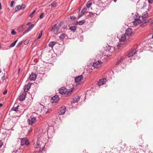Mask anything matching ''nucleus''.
Returning a JSON list of instances; mask_svg holds the SVG:
<instances>
[{"label": "nucleus", "mask_w": 153, "mask_h": 153, "mask_svg": "<svg viewBox=\"0 0 153 153\" xmlns=\"http://www.w3.org/2000/svg\"><path fill=\"white\" fill-rule=\"evenodd\" d=\"M151 19H149L147 20H143L141 21V20L139 18H135L133 22L134 24V25H137L139 24H140V25L141 26H142L145 23H148L151 20Z\"/></svg>", "instance_id": "f257e3e1"}, {"label": "nucleus", "mask_w": 153, "mask_h": 153, "mask_svg": "<svg viewBox=\"0 0 153 153\" xmlns=\"http://www.w3.org/2000/svg\"><path fill=\"white\" fill-rule=\"evenodd\" d=\"M36 121V119L34 117L31 116L28 119V123L29 125H32Z\"/></svg>", "instance_id": "f03ea898"}, {"label": "nucleus", "mask_w": 153, "mask_h": 153, "mask_svg": "<svg viewBox=\"0 0 153 153\" xmlns=\"http://www.w3.org/2000/svg\"><path fill=\"white\" fill-rule=\"evenodd\" d=\"M30 144V142L28 139L27 138H24L21 140V145L23 146L25 145L27 146Z\"/></svg>", "instance_id": "7ed1b4c3"}, {"label": "nucleus", "mask_w": 153, "mask_h": 153, "mask_svg": "<svg viewBox=\"0 0 153 153\" xmlns=\"http://www.w3.org/2000/svg\"><path fill=\"white\" fill-rule=\"evenodd\" d=\"M66 111V107L63 106L61 107L58 111V114L59 115H63L65 114Z\"/></svg>", "instance_id": "20e7f679"}, {"label": "nucleus", "mask_w": 153, "mask_h": 153, "mask_svg": "<svg viewBox=\"0 0 153 153\" xmlns=\"http://www.w3.org/2000/svg\"><path fill=\"white\" fill-rule=\"evenodd\" d=\"M102 63L101 61L98 60L97 61L94 62L93 64V66L95 68H98L101 66Z\"/></svg>", "instance_id": "39448f33"}, {"label": "nucleus", "mask_w": 153, "mask_h": 153, "mask_svg": "<svg viewBox=\"0 0 153 153\" xmlns=\"http://www.w3.org/2000/svg\"><path fill=\"white\" fill-rule=\"evenodd\" d=\"M83 78V77L82 75H80L75 78V81L76 83H77V85H79L80 84V82L82 79Z\"/></svg>", "instance_id": "423d86ee"}, {"label": "nucleus", "mask_w": 153, "mask_h": 153, "mask_svg": "<svg viewBox=\"0 0 153 153\" xmlns=\"http://www.w3.org/2000/svg\"><path fill=\"white\" fill-rule=\"evenodd\" d=\"M37 76V74L35 73H32L29 76L30 81H35Z\"/></svg>", "instance_id": "0eeeda50"}, {"label": "nucleus", "mask_w": 153, "mask_h": 153, "mask_svg": "<svg viewBox=\"0 0 153 153\" xmlns=\"http://www.w3.org/2000/svg\"><path fill=\"white\" fill-rule=\"evenodd\" d=\"M59 93L62 94H67V89L64 87L61 88L59 90Z\"/></svg>", "instance_id": "6e6552de"}, {"label": "nucleus", "mask_w": 153, "mask_h": 153, "mask_svg": "<svg viewBox=\"0 0 153 153\" xmlns=\"http://www.w3.org/2000/svg\"><path fill=\"white\" fill-rule=\"evenodd\" d=\"M26 95V94L25 92L22 93L19 97V101H21L24 100L25 99Z\"/></svg>", "instance_id": "1a4fd4ad"}, {"label": "nucleus", "mask_w": 153, "mask_h": 153, "mask_svg": "<svg viewBox=\"0 0 153 153\" xmlns=\"http://www.w3.org/2000/svg\"><path fill=\"white\" fill-rule=\"evenodd\" d=\"M31 84L30 82H28L27 84L25 85L24 87V91L25 92H27L31 87Z\"/></svg>", "instance_id": "9d476101"}, {"label": "nucleus", "mask_w": 153, "mask_h": 153, "mask_svg": "<svg viewBox=\"0 0 153 153\" xmlns=\"http://www.w3.org/2000/svg\"><path fill=\"white\" fill-rule=\"evenodd\" d=\"M59 100V98L58 95H55L52 97L51 100V101L53 103L56 102H57Z\"/></svg>", "instance_id": "9b49d317"}, {"label": "nucleus", "mask_w": 153, "mask_h": 153, "mask_svg": "<svg viewBox=\"0 0 153 153\" xmlns=\"http://www.w3.org/2000/svg\"><path fill=\"white\" fill-rule=\"evenodd\" d=\"M106 81V79L105 78H103L100 79L98 82V85L99 86H101L104 84Z\"/></svg>", "instance_id": "f8f14e48"}, {"label": "nucleus", "mask_w": 153, "mask_h": 153, "mask_svg": "<svg viewBox=\"0 0 153 153\" xmlns=\"http://www.w3.org/2000/svg\"><path fill=\"white\" fill-rule=\"evenodd\" d=\"M123 59V57L122 56H121L120 58H118L115 66L117 67L118 65H119L120 63H122Z\"/></svg>", "instance_id": "ddd939ff"}, {"label": "nucleus", "mask_w": 153, "mask_h": 153, "mask_svg": "<svg viewBox=\"0 0 153 153\" xmlns=\"http://www.w3.org/2000/svg\"><path fill=\"white\" fill-rule=\"evenodd\" d=\"M132 33V30L131 28H127L126 30L125 34L127 36H130Z\"/></svg>", "instance_id": "4468645a"}, {"label": "nucleus", "mask_w": 153, "mask_h": 153, "mask_svg": "<svg viewBox=\"0 0 153 153\" xmlns=\"http://www.w3.org/2000/svg\"><path fill=\"white\" fill-rule=\"evenodd\" d=\"M137 51L136 49H134L132 50L131 51L128 53V57H129L130 56H133L136 53Z\"/></svg>", "instance_id": "2eb2a0df"}, {"label": "nucleus", "mask_w": 153, "mask_h": 153, "mask_svg": "<svg viewBox=\"0 0 153 153\" xmlns=\"http://www.w3.org/2000/svg\"><path fill=\"white\" fill-rule=\"evenodd\" d=\"M80 97L79 96L76 95L74 97L73 99V102L74 103L76 102L79 100Z\"/></svg>", "instance_id": "dca6fc26"}, {"label": "nucleus", "mask_w": 153, "mask_h": 153, "mask_svg": "<svg viewBox=\"0 0 153 153\" xmlns=\"http://www.w3.org/2000/svg\"><path fill=\"white\" fill-rule=\"evenodd\" d=\"M126 38L125 34H122L120 37L119 40L121 42L124 41Z\"/></svg>", "instance_id": "f3484780"}, {"label": "nucleus", "mask_w": 153, "mask_h": 153, "mask_svg": "<svg viewBox=\"0 0 153 153\" xmlns=\"http://www.w3.org/2000/svg\"><path fill=\"white\" fill-rule=\"evenodd\" d=\"M77 27L76 26L73 25L71 26L69 29L71 30V31L74 32L76 30Z\"/></svg>", "instance_id": "a211bd4d"}, {"label": "nucleus", "mask_w": 153, "mask_h": 153, "mask_svg": "<svg viewBox=\"0 0 153 153\" xmlns=\"http://www.w3.org/2000/svg\"><path fill=\"white\" fill-rule=\"evenodd\" d=\"M41 146L39 141L38 140L36 143V144L34 145V148H41Z\"/></svg>", "instance_id": "6ab92c4d"}, {"label": "nucleus", "mask_w": 153, "mask_h": 153, "mask_svg": "<svg viewBox=\"0 0 153 153\" xmlns=\"http://www.w3.org/2000/svg\"><path fill=\"white\" fill-rule=\"evenodd\" d=\"M56 44V42H49L48 46L51 48H53Z\"/></svg>", "instance_id": "aec40b11"}, {"label": "nucleus", "mask_w": 153, "mask_h": 153, "mask_svg": "<svg viewBox=\"0 0 153 153\" xmlns=\"http://www.w3.org/2000/svg\"><path fill=\"white\" fill-rule=\"evenodd\" d=\"M66 35L64 33H62L59 36V39L60 40H63L65 38Z\"/></svg>", "instance_id": "412c9836"}, {"label": "nucleus", "mask_w": 153, "mask_h": 153, "mask_svg": "<svg viewBox=\"0 0 153 153\" xmlns=\"http://www.w3.org/2000/svg\"><path fill=\"white\" fill-rule=\"evenodd\" d=\"M59 29V27H58V26H57L56 27L55 29H54L55 32L52 31L53 32V33L54 34H56L57 35L58 34V32Z\"/></svg>", "instance_id": "4be33fe9"}, {"label": "nucleus", "mask_w": 153, "mask_h": 153, "mask_svg": "<svg viewBox=\"0 0 153 153\" xmlns=\"http://www.w3.org/2000/svg\"><path fill=\"white\" fill-rule=\"evenodd\" d=\"M18 41V39H16V40H15L9 46V48H13V47L15 46V45H16V44L17 42Z\"/></svg>", "instance_id": "5701e85b"}, {"label": "nucleus", "mask_w": 153, "mask_h": 153, "mask_svg": "<svg viewBox=\"0 0 153 153\" xmlns=\"http://www.w3.org/2000/svg\"><path fill=\"white\" fill-rule=\"evenodd\" d=\"M85 22V20H82L79 22H77V24L79 25H83Z\"/></svg>", "instance_id": "b1692460"}, {"label": "nucleus", "mask_w": 153, "mask_h": 153, "mask_svg": "<svg viewBox=\"0 0 153 153\" xmlns=\"http://www.w3.org/2000/svg\"><path fill=\"white\" fill-rule=\"evenodd\" d=\"M25 26L24 25H23L21 27H19L17 29L18 31L19 32H21L22 30L23 29L24 27Z\"/></svg>", "instance_id": "393cba45"}, {"label": "nucleus", "mask_w": 153, "mask_h": 153, "mask_svg": "<svg viewBox=\"0 0 153 153\" xmlns=\"http://www.w3.org/2000/svg\"><path fill=\"white\" fill-rule=\"evenodd\" d=\"M87 10V9L86 7H84L82 10L80 12L81 14H82V15H83L84 13H85Z\"/></svg>", "instance_id": "a878e982"}, {"label": "nucleus", "mask_w": 153, "mask_h": 153, "mask_svg": "<svg viewBox=\"0 0 153 153\" xmlns=\"http://www.w3.org/2000/svg\"><path fill=\"white\" fill-rule=\"evenodd\" d=\"M20 8H21V6L20 5L17 6L16 7L15 9V12H17L21 10Z\"/></svg>", "instance_id": "bb28decb"}, {"label": "nucleus", "mask_w": 153, "mask_h": 153, "mask_svg": "<svg viewBox=\"0 0 153 153\" xmlns=\"http://www.w3.org/2000/svg\"><path fill=\"white\" fill-rule=\"evenodd\" d=\"M92 4L91 2V1H88L86 4V6L87 7L89 8L90 7Z\"/></svg>", "instance_id": "cd10ccee"}, {"label": "nucleus", "mask_w": 153, "mask_h": 153, "mask_svg": "<svg viewBox=\"0 0 153 153\" xmlns=\"http://www.w3.org/2000/svg\"><path fill=\"white\" fill-rule=\"evenodd\" d=\"M88 13H89L88 16L90 17L92 16L94 17V16H95L96 15H97L96 13H93L91 12H88Z\"/></svg>", "instance_id": "c85d7f7f"}, {"label": "nucleus", "mask_w": 153, "mask_h": 153, "mask_svg": "<svg viewBox=\"0 0 153 153\" xmlns=\"http://www.w3.org/2000/svg\"><path fill=\"white\" fill-rule=\"evenodd\" d=\"M56 25H57L56 24H54L52 27L51 28V31H54L55 32L54 29L56 28Z\"/></svg>", "instance_id": "c756f323"}, {"label": "nucleus", "mask_w": 153, "mask_h": 153, "mask_svg": "<svg viewBox=\"0 0 153 153\" xmlns=\"http://www.w3.org/2000/svg\"><path fill=\"white\" fill-rule=\"evenodd\" d=\"M35 26V25L34 24H31L30 26L28 27L27 29L29 31H30L31 29L34 27Z\"/></svg>", "instance_id": "7c9ffc66"}, {"label": "nucleus", "mask_w": 153, "mask_h": 153, "mask_svg": "<svg viewBox=\"0 0 153 153\" xmlns=\"http://www.w3.org/2000/svg\"><path fill=\"white\" fill-rule=\"evenodd\" d=\"M19 105H18L17 106L15 107H13L11 109L13 111H16L18 109V107H19Z\"/></svg>", "instance_id": "2f4dec72"}, {"label": "nucleus", "mask_w": 153, "mask_h": 153, "mask_svg": "<svg viewBox=\"0 0 153 153\" xmlns=\"http://www.w3.org/2000/svg\"><path fill=\"white\" fill-rule=\"evenodd\" d=\"M111 49V46L108 45L106 46L105 49V50L106 51H109Z\"/></svg>", "instance_id": "473e14b6"}, {"label": "nucleus", "mask_w": 153, "mask_h": 153, "mask_svg": "<svg viewBox=\"0 0 153 153\" xmlns=\"http://www.w3.org/2000/svg\"><path fill=\"white\" fill-rule=\"evenodd\" d=\"M56 2L53 1L51 4V6L52 7H56Z\"/></svg>", "instance_id": "72a5a7b5"}, {"label": "nucleus", "mask_w": 153, "mask_h": 153, "mask_svg": "<svg viewBox=\"0 0 153 153\" xmlns=\"http://www.w3.org/2000/svg\"><path fill=\"white\" fill-rule=\"evenodd\" d=\"M148 16V13L147 12H146V13L143 15L142 16V18L144 20V18H146L147 16Z\"/></svg>", "instance_id": "f704fd0d"}, {"label": "nucleus", "mask_w": 153, "mask_h": 153, "mask_svg": "<svg viewBox=\"0 0 153 153\" xmlns=\"http://www.w3.org/2000/svg\"><path fill=\"white\" fill-rule=\"evenodd\" d=\"M74 90V88H71L69 89L68 91H67V94L68 95V94H69V93H72Z\"/></svg>", "instance_id": "c9c22d12"}, {"label": "nucleus", "mask_w": 153, "mask_h": 153, "mask_svg": "<svg viewBox=\"0 0 153 153\" xmlns=\"http://www.w3.org/2000/svg\"><path fill=\"white\" fill-rule=\"evenodd\" d=\"M70 18L72 20H74L76 19V17L74 16H70Z\"/></svg>", "instance_id": "e433bc0d"}, {"label": "nucleus", "mask_w": 153, "mask_h": 153, "mask_svg": "<svg viewBox=\"0 0 153 153\" xmlns=\"http://www.w3.org/2000/svg\"><path fill=\"white\" fill-rule=\"evenodd\" d=\"M42 31H41L40 33L39 34L37 39H40L42 36Z\"/></svg>", "instance_id": "4c0bfd02"}, {"label": "nucleus", "mask_w": 153, "mask_h": 153, "mask_svg": "<svg viewBox=\"0 0 153 153\" xmlns=\"http://www.w3.org/2000/svg\"><path fill=\"white\" fill-rule=\"evenodd\" d=\"M44 16V13H41L40 16H39V18L40 19H42Z\"/></svg>", "instance_id": "58836bf2"}, {"label": "nucleus", "mask_w": 153, "mask_h": 153, "mask_svg": "<svg viewBox=\"0 0 153 153\" xmlns=\"http://www.w3.org/2000/svg\"><path fill=\"white\" fill-rule=\"evenodd\" d=\"M36 12V10H34L31 12L29 15V16L30 17H32L33 16V14L35 13Z\"/></svg>", "instance_id": "ea45409f"}, {"label": "nucleus", "mask_w": 153, "mask_h": 153, "mask_svg": "<svg viewBox=\"0 0 153 153\" xmlns=\"http://www.w3.org/2000/svg\"><path fill=\"white\" fill-rule=\"evenodd\" d=\"M22 43H23L22 41H21L20 42H19L18 43V45H17L16 47H20L21 45L22 44Z\"/></svg>", "instance_id": "a19ab883"}, {"label": "nucleus", "mask_w": 153, "mask_h": 153, "mask_svg": "<svg viewBox=\"0 0 153 153\" xmlns=\"http://www.w3.org/2000/svg\"><path fill=\"white\" fill-rule=\"evenodd\" d=\"M11 34L12 35H14L16 34V32L14 29H12L11 31Z\"/></svg>", "instance_id": "79ce46f5"}, {"label": "nucleus", "mask_w": 153, "mask_h": 153, "mask_svg": "<svg viewBox=\"0 0 153 153\" xmlns=\"http://www.w3.org/2000/svg\"><path fill=\"white\" fill-rule=\"evenodd\" d=\"M25 8V5L23 4H22V6H21V8H20L21 10H23Z\"/></svg>", "instance_id": "37998d69"}, {"label": "nucleus", "mask_w": 153, "mask_h": 153, "mask_svg": "<svg viewBox=\"0 0 153 153\" xmlns=\"http://www.w3.org/2000/svg\"><path fill=\"white\" fill-rule=\"evenodd\" d=\"M14 3V1H12L10 2V7H13V4Z\"/></svg>", "instance_id": "c03bdc74"}, {"label": "nucleus", "mask_w": 153, "mask_h": 153, "mask_svg": "<svg viewBox=\"0 0 153 153\" xmlns=\"http://www.w3.org/2000/svg\"><path fill=\"white\" fill-rule=\"evenodd\" d=\"M146 6V2H144L143 6L142 8V9H143Z\"/></svg>", "instance_id": "a18cd8bd"}, {"label": "nucleus", "mask_w": 153, "mask_h": 153, "mask_svg": "<svg viewBox=\"0 0 153 153\" xmlns=\"http://www.w3.org/2000/svg\"><path fill=\"white\" fill-rule=\"evenodd\" d=\"M148 2L150 4H152L153 3V0H148Z\"/></svg>", "instance_id": "49530a36"}, {"label": "nucleus", "mask_w": 153, "mask_h": 153, "mask_svg": "<svg viewBox=\"0 0 153 153\" xmlns=\"http://www.w3.org/2000/svg\"><path fill=\"white\" fill-rule=\"evenodd\" d=\"M7 90H5L3 92V94H4V95H5L7 93Z\"/></svg>", "instance_id": "de8ad7c7"}, {"label": "nucleus", "mask_w": 153, "mask_h": 153, "mask_svg": "<svg viewBox=\"0 0 153 153\" xmlns=\"http://www.w3.org/2000/svg\"><path fill=\"white\" fill-rule=\"evenodd\" d=\"M12 153H19V152L18 150L16 151H14L12 152Z\"/></svg>", "instance_id": "09e8293b"}, {"label": "nucleus", "mask_w": 153, "mask_h": 153, "mask_svg": "<svg viewBox=\"0 0 153 153\" xmlns=\"http://www.w3.org/2000/svg\"><path fill=\"white\" fill-rule=\"evenodd\" d=\"M32 128L31 127H30V128H29V129L28 130V131L29 132H30L31 131H32Z\"/></svg>", "instance_id": "8fccbe9b"}, {"label": "nucleus", "mask_w": 153, "mask_h": 153, "mask_svg": "<svg viewBox=\"0 0 153 153\" xmlns=\"http://www.w3.org/2000/svg\"><path fill=\"white\" fill-rule=\"evenodd\" d=\"M83 15L82 14H81V13H80V14H79L78 16V19H79Z\"/></svg>", "instance_id": "3c124183"}, {"label": "nucleus", "mask_w": 153, "mask_h": 153, "mask_svg": "<svg viewBox=\"0 0 153 153\" xmlns=\"http://www.w3.org/2000/svg\"><path fill=\"white\" fill-rule=\"evenodd\" d=\"M83 15L82 14H81V13H80V14H79L78 16V19H79Z\"/></svg>", "instance_id": "603ef678"}, {"label": "nucleus", "mask_w": 153, "mask_h": 153, "mask_svg": "<svg viewBox=\"0 0 153 153\" xmlns=\"http://www.w3.org/2000/svg\"><path fill=\"white\" fill-rule=\"evenodd\" d=\"M1 79H2L3 80V81H4V80H5V76H3L2 77H1Z\"/></svg>", "instance_id": "864d4df0"}, {"label": "nucleus", "mask_w": 153, "mask_h": 153, "mask_svg": "<svg viewBox=\"0 0 153 153\" xmlns=\"http://www.w3.org/2000/svg\"><path fill=\"white\" fill-rule=\"evenodd\" d=\"M3 143L0 140V148L2 146Z\"/></svg>", "instance_id": "5fc2aeb1"}, {"label": "nucleus", "mask_w": 153, "mask_h": 153, "mask_svg": "<svg viewBox=\"0 0 153 153\" xmlns=\"http://www.w3.org/2000/svg\"><path fill=\"white\" fill-rule=\"evenodd\" d=\"M20 70H21V69H20V68H19V69H18V74H19V72H20Z\"/></svg>", "instance_id": "6e6d98bb"}, {"label": "nucleus", "mask_w": 153, "mask_h": 153, "mask_svg": "<svg viewBox=\"0 0 153 153\" xmlns=\"http://www.w3.org/2000/svg\"><path fill=\"white\" fill-rule=\"evenodd\" d=\"M25 32L26 33H27L29 31V30H28L27 29V30H26L25 31Z\"/></svg>", "instance_id": "4d7b16f0"}, {"label": "nucleus", "mask_w": 153, "mask_h": 153, "mask_svg": "<svg viewBox=\"0 0 153 153\" xmlns=\"http://www.w3.org/2000/svg\"><path fill=\"white\" fill-rule=\"evenodd\" d=\"M7 134L6 132L5 131L4 132L2 133V134L3 135H6Z\"/></svg>", "instance_id": "13d9d810"}, {"label": "nucleus", "mask_w": 153, "mask_h": 153, "mask_svg": "<svg viewBox=\"0 0 153 153\" xmlns=\"http://www.w3.org/2000/svg\"><path fill=\"white\" fill-rule=\"evenodd\" d=\"M28 43V42L27 41L26 42H25V43H24L25 45H27Z\"/></svg>", "instance_id": "bf43d9fd"}, {"label": "nucleus", "mask_w": 153, "mask_h": 153, "mask_svg": "<svg viewBox=\"0 0 153 153\" xmlns=\"http://www.w3.org/2000/svg\"><path fill=\"white\" fill-rule=\"evenodd\" d=\"M30 22H27V23L26 25H30Z\"/></svg>", "instance_id": "052dcab7"}, {"label": "nucleus", "mask_w": 153, "mask_h": 153, "mask_svg": "<svg viewBox=\"0 0 153 153\" xmlns=\"http://www.w3.org/2000/svg\"><path fill=\"white\" fill-rule=\"evenodd\" d=\"M1 9V3L0 2V10Z\"/></svg>", "instance_id": "680f3d73"}, {"label": "nucleus", "mask_w": 153, "mask_h": 153, "mask_svg": "<svg viewBox=\"0 0 153 153\" xmlns=\"http://www.w3.org/2000/svg\"><path fill=\"white\" fill-rule=\"evenodd\" d=\"M26 33L25 32V31H24V32L23 33V34H22V35H25V34Z\"/></svg>", "instance_id": "e2e57ef3"}, {"label": "nucleus", "mask_w": 153, "mask_h": 153, "mask_svg": "<svg viewBox=\"0 0 153 153\" xmlns=\"http://www.w3.org/2000/svg\"><path fill=\"white\" fill-rule=\"evenodd\" d=\"M153 23V19L152 20V21L151 22L150 24H152Z\"/></svg>", "instance_id": "0e129e2a"}, {"label": "nucleus", "mask_w": 153, "mask_h": 153, "mask_svg": "<svg viewBox=\"0 0 153 153\" xmlns=\"http://www.w3.org/2000/svg\"><path fill=\"white\" fill-rule=\"evenodd\" d=\"M23 35H20V36H19V38H21V37H22V36Z\"/></svg>", "instance_id": "69168bd1"}, {"label": "nucleus", "mask_w": 153, "mask_h": 153, "mask_svg": "<svg viewBox=\"0 0 153 153\" xmlns=\"http://www.w3.org/2000/svg\"><path fill=\"white\" fill-rule=\"evenodd\" d=\"M2 105H3V104L2 103H0V107L2 106Z\"/></svg>", "instance_id": "338daca9"}, {"label": "nucleus", "mask_w": 153, "mask_h": 153, "mask_svg": "<svg viewBox=\"0 0 153 153\" xmlns=\"http://www.w3.org/2000/svg\"><path fill=\"white\" fill-rule=\"evenodd\" d=\"M117 0H114V1L115 2H116Z\"/></svg>", "instance_id": "774afa93"}]
</instances>
